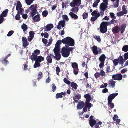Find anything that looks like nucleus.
Wrapping results in <instances>:
<instances>
[{
	"label": "nucleus",
	"mask_w": 128,
	"mask_h": 128,
	"mask_svg": "<svg viewBox=\"0 0 128 128\" xmlns=\"http://www.w3.org/2000/svg\"><path fill=\"white\" fill-rule=\"evenodd\" d=\"M91 14L92 16H94L90 18V20L93 22H94L100 16V14L98 12H97L95 10L92 12Z\"/></svg>",
	"instance_id": "nucleus-6"
},
{
	"label": "nucleus",
	"mask_w": 128,
	"mask_h": 128,
	"mask_svg": "<svg viewBox=\"0 0 128 128\" xmlns=\"http://www.w3.org/2000/svg\"><path fill=\"white\" fill-rule=\"evenodd\" d=\"M106 58L105 55L102 54L99 58V60L101 62H104Z\"/></svg>",
	"instance_id": "nucleus-24"
},
{
	"label": "nucleus",
	"mask_w": 128,
	"mask_h": 128,
	"mask_svg": "<svg viewBox=\"0 0 128 128\" xmlns=\"http://www.w3.org/2000/svg\"><path fill=\"white\" fill-rule=\"evenodd\" d=\"M112 78L114 80H120L122 79V76L120 74H113L112 76Z\"/></svg>",
	"instance_id": "nucleus-11"
},
{
	"label": "nucleus",
	"mask_w": 128,
	"mask_h": 128,
	"mask_svg": "<svg viewBox=\"0 0 128 128\" xmlns=\"http://www.w3.org/2000/svg\"><path fill=\"white\" fill-rule=\"evenodd\" d=\"M64 81L66 84L68 85H69L71 83V82L69 80L66 78H64L63 80Z\"/></svg>",
	"instance_id": "nucleus-45"
},
{
	"label": "nucleus",
	"mask_w": 128,
	"mask_h": 128,
	"mask_svg": "<svg viewBox=\"0 0 128 128\" xmlns=\"http://www.w3.org/2000/svg\"><path fill=\"white\" fill-rule=\"evenodd\" d=\"M71 86L72 88L76 90L77 89V88L78 86V85L76 83L73 82L71 83Z\"/></svg>",
	"instance_id": "nucleus-30"
},
{
	"label": "nucleus",
	"mask_w": 128,
	"mask_h": 128,
	"mask_svg": "<svg viewBox=\"0 0 128 128\" xmlns=\"http://www.w3.org/2000/svg\"><path fill=\"white\" fill-rule=\"evenodd\" d=\"M62 17L63 20H65L67 22L69 20V18H68L67 15H63Z\"/></svg>",
	"instance_id": "nucleus-54"
},
{
	"label": "nucleus",
	"mask_w": 128,
	"mask_h": 128,
	"mask_svg": "<svg viewBox=\"0 0 128 128\" xmlns=\"http://www.w3.org/2000/svg\"><path fill=\"white\" fill-rule=\"evenodd\" d=\"M17 11H18L17 14L18 13V14H20L21 15H22L23 13L24 10L23 9L21 8L19 9Z\"/></svg>",
	"instance_id": "nucleus-51"
},
{
	"label": "nucleus",
	"mask_w": 128,
	"mask_h": 128,
	"mask_svg": "<svg viewBox=\"0 0 128 128\" xmlns=\"http://www.w3.org/2000/svg\"><path fill=\"white\" fill-rule=\"evenodd\" d=\"M118 93L110 94L108 97V102H112V100L118 95Z\"/></svg>",
	"instance_id": "nucleus-13"
},
{
	"label": "nucleus",
	"mask_w": 128,
	"mask_h": 128,
	"mask_svg": "<svg viewBox=\"0 0 128 128\" xmlns=\"http://www.w3.org/2000/svg\"><path fill=\"white\" fill-rule=\"evenodd\" d=\"M119 59H115L113 60V63L115 66H117L119 62Z\"/></svg>",
	"instance_id": "nucleus-35"
},
{
	"label": "nucleus",
	"mask_w": 128,
	"mask_h": 128,
	"mask_svg": "<svg viewBox=\"0 0 128 128\" xmlns=\"http://www.w3.org/2000/svg\"><path fill=\"white\" fill-rule=\"evenodd\" d=\"M82 16L83 18L85 20L88 18V13L84 12L83 13Z\"/></svg>",
	"instance_id": "nucleus-46"
},
{
	"label": "nucleus",
	"mask_w": 128,
	"mask_h": 128,
	"mask_svg": "<svg viewBox=\"0 0 128 128\" xmlns=\"http://www.w3.org/2000/svg\"><path fill=\"white\" fill-rule=\"evenodd\" d=\"M93 38H95V40H97V41L99 42H100L101 41V38L99 36H94Z\"/></svg>",
	"instance_id": "nucleus-33"
},
{
	"label": "nucleus",
	"mask_w": 128,
	"mask_h": 128,
	"mask_svg": "<svg viewBox=\"0 0 128 128\" xmlns=\"http://www.w3.org/2000/svg\"><path fill=\"white\" fill-rule=\"evenodd\" d=\"M46 60L50 64H51L52 62V59L50 56H48L46 58Z\"/></svg>",
	"instance_id": "nucleus-34"
},
{
	"label": "nucleus",
	"mask_w": 128,
	"mask_h": 128,
	"mask_svg": "<svg viewBox=\"0 0 128 128\" xmlns=\"http://www.w3.org/2000/svg\"><path fill=\"white\" fill-rule=\"evenodd\" d=\"M54 52L55 55V58L58 60H60L61 58V55L60 53V50H53Z\"/></svg>",
	"instance_id": "nucleus-12"
},
{
	"label": "nucleus",
	"mask_w": 128,
	"mask_h": 128,
	"mask_svg": "<svg viewBox=\"0 0 128 128\" xmlns=\"http://www.w3.org/2000/svg\"><path fill=\"white\" fill-rule=\"evenodd\" d=\"M22 4L20 1H18L17 3L16 6V10H18L19 9L22 8Z\"/></svg>",
	"instance_id": "nucleus-27"
},
{
	"label": "nucleus",
	"mask_w": 128,
	"mask_h": 128,
	"mask_svg": "<svg viewBox=\"0 0 128 128\" xmlns=\"http://www.w3.org/2000/svg\"><path fill=\"white\" fill-rule=\"evenodd\" d=\"M71 10V11L74 13L77 12L78 10V8L77 7H74Z\"/></svg>",
	"instance_id": "nucleus-37"
},
{
	"label": "nucleus",
	"mask_w": 128,
	"mask_h": 128,
	"mask_svg": "<svg viewBox=\"0 0 128 128\" xmlns=\"http://www.w3.org/2000/svg\"><path fill=\"white\" fill-rule=\"evenodd\" d=\"M42 41L43 43L45 44H46L48 42L47 40L44 38H42Z\"/></svg>",
	"instance_id": "nucleus-62"
},
{
	"label": "nucleus",
	"mask_w": 128,
	"mask_h": 128,
	"mask_svg": "<svg viewBox=\"0 0 128 128\" xmlns=\"http://www.w3.org/2000/svg\"><path fill=\"white\" fill-rule=\"evenodd\" d=\"M61 53L62 56L64 58L68 57L70 54V52L67 50L66 48L65 47L62 48Z\"/></svg>",
	"instance_id": "nucleus-7"
},
{
	"label": "nucleus",
	"mask_w": 128,
	"mask_h": 128,
	"mask_svg": "<svg viewBox=\"0 0 128 128\" xmlns=\"http://www.w3.org/2000/svg\"><path fill=\"white\" fill-rule=\"evenodd\" d=\"M102 124V122L99 121L97 123H96L95 125V127L96 128H98L99 127V125H101Z\"/></svg>",
	"instance_id": "nucleus-43"
},
{
	"label": "nucleus",
	"mask_w": 128,
	"mask_h": 128,
	"mask_svg": "<svg viewBox=\"0 0 128 128\" xmlns=\"http://www.w3.org/2000/svg\"><path fill=\"white\" fill-rule=\"evenodd\" d=\"M90 102L86 101L85 102L86 106V108H88V109L89 110V111L90 110L89 109L92 106V104L91 103L89 102Z\"/></svg>",
	"instance_id": "nucleus-32"
},
{
	"label": "nucleus",
	"mask_w": 128,
	"mask_h": 128,
	"mask_svg": "<svg viewBox=\"0 0 128 128\" xmlns=\"http://www.w3.org/2000/svg\"><path fill=\"white\" fill-rule=\"evenodd\" d=\"M43 76V74L41 72H40L38 75L37 79L38 80L41 79Z\"/></svg>",
	"instance_id": "nucleus-41"
},
{
	"label": "nucleus",
	"mask_w": 128,
	"mask_h": 128,
	"mask_svg": "<svg viewBox=\"0 0 128 128\" xmlns=\"http://www.w3.org/2000/svg\"><path fill=\"white\" fill-rule=\"evenodd\" d=\"M84 97L86 99V101H90L91 100V96L88 94H85L84 95Z\"/></svg>",
	"instance_id": "nucleus-28"
},
{
	"label": "nucleus",
	"mask_w": 128,
	"mask_h": 128,
	"mask_svg": "<svg viewBox=\"0 0 128 128\" xmlns=\"http://www.w3.org/2000/svg\"><path fill=\"white\" fill-rule=\"evenodd\" d=\"M100 75L102 76H105L106 75L105 72L102 70L100 71Z\"/></svg>",
	"instance_id": "nucleus-58"
},
{
	"label": "nucleus",
	"mask_w": 128,
	"mask_h": 128,
	"mask_svg": "<svg viewBox=\"0 0 128 128\" xmlns=\"http://www.w3.org/2000/svg\"><path fill=\"white\" fill-rule=\"evenodd\" d=\"M106 72H111L110 67V66H108L106 67Z\"/></svg>",
	"instance_id": "nucleus-63"
},
{
	"label": "nucleus",
	"mask_w": 128,
	"mask_h": 128,
	"mask_svg": "<svg viewBox=\"0 0 128 128\" xmlns=\"http://www.w3.org/2000/svg\"><path fill=\"white\" fill-rule=\"evenodd\" d=\"M34 0H26V2L28 5H30L33 2Z\"/></svg>",
	"instance_id": "nucleus-50"
},
{
	"label": "nucleus",
	"mask_w": 128,
	"mask_h": 128,
	"mask_svg": "<svg viewBox=\"0 0 128 128\" xmlns=\"http://www.w3.org/2000/svg\"><path fill=\"white\" fill-rule=\"evenodd\" d=\"M48 13V12L47 10H44L42 12V15L43 17H46L47 16Z\"/></svg>",
	"instance_id": "nucleus-44"
},
{
	"label": "nucleus",
	"mask_w": 128,
	"mask_h": 128,
	"mask_svg": "<svg viewBox=\"0 0 128 128\" xmlns=\"http://www.w3.org/2000/svg\"><path fill=\"white\" fill-rule=\"evenodd\" d=\"M22 45L25 48L29 44L28 43L26 37H22Z\"/></svg>",
	"instance_id": "nucleus-15"
},
{
	"label": "nucleus",
	"mask_w": 128,
	"mask_h": 128,
	"mask_svg": "<svg viewBox=\"0 0 128 128\" xmlns=\"http://www.w3.org/2000/svg\"><path fill=\"white\" fill-rule=\"evenodd\" d=\"M52 91L53 92H54L56 89V87L55 84H52Z\"/></svg>",
	"instance_id": "nucleus-53"
},
{
	"label": "nucleus",
	"mask_w": 128,
	"mask_h": 128,
	"mask_svg": "<svg viewBox=\"0 0 128 128\" xmlns=\"http://www.w3.org/2000/svg\"><path fill=\"white\" fill-rule=\"evenodd\" d=\"M94 76L96 78H99L100 76V73L98 72H96L94 74Z\"/></svg>",
	"instance_id": "nucleus-59"
},
{
	"label": "nucleus",
	"mask_w": 128,
	"mask_h": 128,
	"mask_svg": "<svg viewBox=\"0 0 128 128\" xmlns=\"http://www.w3.org/2000/svg\"><path fill=\"white\" fill-rule=\"evenodd\" d=\"M8 11V9H6L3 11L0 16H2L3 17H6L7 15V13Z\"/></svg>",
	"instance_id": "nucleus-25"
},
{
	"label": "nucleus",
	"mask_w": 128,
	"mask_h": 128,
	"mask_svg": "<svg viewBox=\"0 0 128 128\" xmlns=\"http://www.w3.org/2000/svg\"><path fill=\"white\" fill-rule=\"evenodd\" d=\"M40 50L37 49L35 50L34 52V53H32V55L30 56L31 59L38 56H37L40 54Z\"/></svg>",
	"instance_id": "nucleus-14"
},
{
	"label": "nucleus",
	"mask_w": 128,
	"mask_h": 128,
	"mask_svg": "<svg viewBox=\"0 0 128 128\" xmlns=\"http://www.w3.org/2000/svg\"><path fill=\"white\" fill-rule=\"evenodd\" d=\"M56 74L58 76H59V73L60 72V70L59 67L58 66L56 67Z\"/></svg>",
	"instance_id": "nucleus-47"
},
{
	"label": "nucleus",
	"mask_w": 128,
	"mask_h": 128,
	"mask_svg": "<svg viewBox=\"0 0 128 128\" xmlns=\"http://www.w3.org/2000/svg\"><path fill=\"white\" fill-rule=\"evenodd\" d=\"M65 20H61L59 22L58 24L61 26L62 27H63L65 24Z\"/></svg>",
	"instance_id": "nucleus-36"
},
{
	"label": "nucleus",
	"mask_w": 128,
	"mask_h": 128,
	"mask_svg": "<svg viewBox=\"0 0 128 128\" xmlns=\"http://www.w3.org/2000/svg\"><path fill=\"white\" fill-rule=\"evenodd\" d=\"M108 104L110 108H114V104L112 102H108Z\"/></svg>",
	"instance_id": "nucleus-39"
},
{
	"label": "nucleus",
	"mask_w": 128,
	"mask_h": 128,
	"mask_svg": "<svg viewBox=\"0 0 128 128\" xmlns=\"http://www.w3.org/2000/svg\"><path fill=\"white\" fill-rule=\"evenodd\" d=\"M103 3H102L100 5V8L102 11H105L106 8H107V6L106 5Z\"/></svg>",
	"instance_id": "nucleus-20"
},
{
	"label": "nucleus",
	"mask_w": 128,
	"mask_h": 128,
	"mask_svg": "<svg viewBox=\"0 0 128 128\" xmlns=\"http://www.w3.org/2000/svg\"><path fill=\"white\" fill-rule=\"evenodd\" d=\"M122 51L126 52L128 50V45L124 46L123 47L122 49Z\"/></svg>",
	"instance_id": "nucleus-40"
},
{
	"label": "nucleus",
	"mask_w": 128,
	"mask_h": 128,
	"mask_svg": "<svg viewBox=\"0 0 128 128\" xmlns=\"http://www.w3.org/2000/svg\"><path fill=\"white\" fill-rule=\"evenodd\" d=\"M62 95H65V93L62 92L59 93H57L56 94V97L57 99L60 98H62L63 97Z\"/></svg>",
	"instance_id": "nucleus-26"
},
{
	"label": "nucleus",
	"mask_w": 128,
	"mask_h": 128,
	"mask_svg": "<svg viewBox=\"0 0 128 128\" xmlns=\"http://www.w3.org/2000/svg\"><path fill=\"white\" fill-rule=\"evenodd\" d=\"M124 61H126L128 59V52L125 53L124 55Z\"/></svg>",
	"instance_id": "nucleus-48"
},
{
	"label": "nucleus",
	"mask_w": 128,
	"mask_h": 128,
	"mask_svg": "<svg viewBox=\"0 0 128 128\" xmlns=\"http://www.w3.org/2000/svg\"><path fill=\"white\" fill-rule=\"evenodd\" d=\"M122 11L117 13L116 15L118 16H122L124 14H126L127 13V11L126 10L125 6L124 5H123L122 6Z\"/></svg>",
	"instance_id": "nucleus-8"
},
{
	"label": "nucleus",
	"mask_w": 128,
	"mask_h": 128,
	"mask_svg": "<svg viewBox=\"0 0 128 128\" xmlns=\"http://www.w3.org/2000/svg\"><path fill=\"white\" fill-rule=\"evenodd\" d=\"M126 27V24H122L120 28V26H116L112 28V30L113 34L118 33L120 31L121 34H123L124 32Z\"/></svg>",
	"instance_id": "nucleus-3"
},
{
	"label": "nucleus",
	"mask_w": 128,
	"mask_h": 128,
	"mask_svg": "<svg viewBox=\"0 0 128 128\" xmlns=\"http://www.w3.org/2000/svg\"><path fill=\"white\" fill-rule=\"evenodd\" d=\"M73 69V72L74 74L75 75H77L78 73L79 70L78 68Z\"/></svg>",
	"instance_id": "nucleus-55"
},
{
	"label": "nucleus",
	"mask_w": 128,
	"mask_h": 128,
	"mask_svg": "<svg viewBox=\"0 0 128 128\" xmlns=\"http://www.w3.org/2000/svg\"><path fill=\"white\" fill-rule=\"evenodd\" d=\"M16 19L17 20H19L20 18V16L19 14H17L15 16Z\"/></svg>",
	"instance_id": "nucleus-56"
},
{
	"label": "nucleus",
	"mask_w": 128,
	"mask_h": 128,
	"mask_svg": "<svg viewBox=\"0 0 128 128\" xmlns=\"http://www.w3.org/2000/svg\"><path fill=\"white\" fill-rule=\"evenodd\" d=\"M31 60L32 61L35 60L33 66L34 68H36L40 66L41 64L40 63L44 60V58L41 56H39L32 58Z\"/></svg>",
	"instance_id": "nucleus-4"
},
{
	"label": "nucleus",
	"mask_w": 128,
	"mask_h": 128,
	"mask_svg": "<svg viewBox=\"0 0 128 128\" xmlns=\"http://www.w3.org/2000/svg\"><path fill=\"white\" fill-rule=\"evenodd\" d=\"M69 15L72 18H73L74 20H76L78 18L77 15L72 12H70L69 14Z\"/></svg>",
	"instance_id": "nucleus-21"
},
{
	"label": "nucleus",
	"mask_w": 128,
	"mask_h": 128,
	"mask_svg": "<svg viewBox=\"0 0 128 128\" xmlns=\"http://www.w3.org/2000/svg\"><path fill=\"white\" fill-rule=\"evenodd\" d=\"M37 4L32 5L29 8V10L32 11L30 12V16L32 17V20L36 22H38L40 20V16L37 11Z\"/></svg>",
	"instance_id": "nucleus-1"
},
{
	"label": "nucleus",
	"mask_w": 128,
	"mask_h": 128,
	"mask_svg": "<svg viewBox=\"0 0 128 128\" xmlns=\"http://www.w3.org/2000/svg\"><path fill=\"white\" fill-rule=\"evenodd\" d=\"M62 43L66 44V46H72L74 45V41L72 38L68 36L62 39Z\"/></svg>",
	"instance_id": "nucleus-5"
},
{
	"label": "nucleus",
	"mask_w": 128,
	"mask_h": 128,
	"mask_svg": "<svg viewBox=\"0 0 128 128\" xmlns=\"http://www.w3.org/2000/svg\"><path fill=\"white\" fill-rule=\"evenodd\" d=\"M14 31L13 30H11L9 31L7 34V36H11L14 33Z\"/></svg>",
	"instance_id": "nucleus-60"
},
{
	"label": "nucleus",
	"mask_w": 128,
	"mask_h": 128,
	"mask_svg": "<svg viewBox=\"0 0 128 128\" xmlns=\"http://www.w3.org/2000/svg\"><path fill=\"white\" fill-rule=\"evenodd\" d=\"M110 17L112 18V19H115L116 18V17L114 16V14L113 12H110Z\"/></svg>",
	"instance_id": "nucleus-49"
},
{
	"label": "nucleus",
	"mask_w": 128,
	"mask_h": 128,
	"mask_svg": "<svg viewBox=\"0 0 128 128\" xmlns=\"http://www.w3.org/2000/svg\"><path fill=\"white\" fill-rule=\"evenodd\" d=\"M81 98V95L80 94H77L74 97L73 99L74 101V102H78V100L80 99Z\"/></svg>",
	"instance_id": "nucleus-18"
},
{
	"label": "nucleus",
	"mask_w": 128,
	"mask_h": 128,
	"mask_svg": "<svg viewBox=\"0 0 128 128\" xmlns=\"http://www.w3.org/2000/svg\"><path fill=\"white\" fill-rule=\"evenodd\" d=\"M6 59L4 58L3 60L2 61V63L4 64L5 66H6L9 63L8 60H6Z\"/></svg>",
	"instance_id": "nucleus-42"
},
{
	"label": "nucleus",
	"mask_w": 128,
	"mask_h": 128,
	"mask_svg": "<svg viewBox=\"0 0 128 128\" xmlns=\"http://www.w3.org/2000/svg\"><path fill=\"white\" fill-rule=\"evenodd\" d=\"M96 121L94 119H92L89 120V124L90 126L93 127L96 124Z\"/></svg>",
	"instance_id": "nucleus-22"
},
{
	"label": "nucleus",
	"mask_w": 128,
	"mask_h": 128,
	"mask_svg": "<svg viewBox=\"0 0 128 128\" xmlns=\"http://www.w3.org/2000/svg\"><path fill=\"white\" fill-rule=\"evenodd\" d=\"M22 17L24 19H26L27 18L28 16L26 14H22Z\"/></svg>",
	"instance_id": "nucleus-64"
},
{
	"label": "nucleus",
	"mask_w": 128,
	"mask_h": 128,
	"mask_svg": "<svg viewBox=\"0 0 128 128\" xmlns=\"http://www.w3.org/2000/svg\"><path fill=\"white\" fill-rule=\"evenodd\" d=\"M116 22V20L112 19L110 22H103L100 24V31L101 33L104 34L106 32L107 30V26L112 24Z\"/></svg>",
	"instance_id": "nucleus-2"
},
{
	"label": "nucleus",
	"mask_w": 128,
	"mask_h": 128,
	"mask_svg": "<svg viewBox=\"0 0 128 128\" xmlns=\"http://www.w3.org/2000/svg\"><path fill=\"white\" fill-rule=\"evenodd\" d=\"M62 42V40H58L55 44V46L54 50H60V45Z\"/></svg>",
	"instance_id": "nucleus-16"
},
{
	"label": "nucleus",
	"mask_w": 128,
	"mask_h": 128,
	"mask_svg": "<svg viewBox=\"0 0 128 128\" xmlns=\"http://www.w3.org/2000/svg\"><path fill=\"white\" fill-rule=\"evenodd\" d=\"M21 28L24 32L26 31L28 29L27 25L24 23L22 25Z\"/></svg>",
	"instance_id": "nucleus-31"
},
{
	"label": "nucleus",
	"mask_w": 128,
	"mask_h": 128,
	"mask_svg": "<svg viewBox=\"0 0 128 128\" xmlns=\"http://www.w3.org/2000/svg\"><path fill=\"white\" fill-rule=\"evenodd\" d=\"M53 28V26L52 24H48L45 27L44 30L46 31H50Z\"/></svg>",
	"instance_id": "nucleus-19"
},
{
	"label": "nucleus",
	"mask_w": 128,
	"mask_h": 128,
	"mask_svg": "<svg viewBox=\"0 0 128 128\" xmlns=\"http://www.w3.org/2000/svg\"><path fill=\"white\" fill-rule=\"evenodd\" d=\"M29 34L30 35L29 36L33 38L34 37V33L33 31H30L29 32Z\"/></svg>",
	"instance_id": "nucleus-57"
},
{
	"label": "nucleus",
	"mask_w": 128,
	"mask_h": 128,
	"mask_svg": "<svg viewBox=\"0 0 128 128\" xmlns=\"http://www.w3.org/2000/svg\"><path fill=\"white\" fill-rule=\"evenodd\" d=\"M71 64L72 66L73 69L78 68V64L76 62H72Z\"/></svg>",
	"instance_id": "nucleus-38"
},
{
	"label": "nucleus",
	"mask_w": 128,
	"mask_h": 128,
	"mask_svg": "<svg viewBox=\"0 0 128 128\" xmlns=\"http://www.w3.org/2000/svg\"><path fill=\"white\" fill-rule=\"evenodd\" d=\"M69 2V1L68 0L66 1L65 2V3L62 2V8H64V7H66L67 6Z\"/></svg>",
	"instance_id": "nucleus-29"
},
{
	"label": "nucleus",
	"mask_w": 128,
	"mask_h": 128,
	"mask_svg": "<svg viewBox=\"0 0 128 128\" xmlns=\"http://www.w3.org/2000/svg\"><path fill=\"white\" fill-rule=\"evenodd\" d=\"M116 82L114 80L112 79L109 80L108 81V84L110 86H111L112 88H114L115 86Z\"/></svg>",
	"instance_id": "nucleus-23"
},
{
	"label": "nucleus",
	"mask_w": 128,
	"mask_h": 128,
	"mask_svg": "<svg viewBox=\"0 0 128 128\" xmlns=\"http://www.w3.org/2000/svg\"><path fill=\"white\" fill-rule=\"evenodd\" d=\"M85 104L84 102L83 101H81L80 102H78L77 105V107L78 109H82L84 106Z\"/></svg>",
	"instance_id": "nucleus-17"
},
{
	"label": "nucleus",
	"mask_w": 128,
	"mask_h": 128,
	"mask_svg": "<svg viewBox=\"0 0 128 128\" xmlns=\"http://www.w3.org/2000/svg\"><path fill=\"white\" fill-rule=\"evenodd\" d=\"M52 38H50V39L49 40V42L48 43V44H47V46H49L50 45L52 42Z\"/></svg>",
	"instance_id": "nucleus-61"
},
{
	"label": "nucleus",
	"mask_w": 128,
	"mask_h": 128,
	"mask_svg": "<svg viewBox=\"0 0 128 128\" xmlns=\"http://www.w3.org/2000/svg\"><path fill=\"white\" fill-rule=\"evenodd\" d=\"M92 51L93 53L95 55L98 54H100L102 52L101 48H99L98 50V48L96 46H94L92 47Z\"/></svg>",
	"instance_id": "nucleus-10"
},
{
	"label": "nucleus",
	"mask_w": 128,
	"mask_h": 128,
	"mask_svg": "<svg viewBox=\"0 0 128 128\" xmlns=\"http://www.w3.org/2000/svg\"><path fill=\"white\" fill-rule=\"evenodd\" d=\"M81 0H73L70 3V6L72 7H74L76 6H79L81 4Z\"/></svg>",
	"instance_id": "nucleus-9"
},
{
	"label": "nucleus",
	"mask_w": 128,
	"mask_h": 128,
	"mask_svg": "<svg viewBox=\"0 0 128 128\" xmlns=\"http://www.w3.org/2000/svg\"><path fill=\"white\" fill-rule=\"evenodd\" d=\"M119 0H116V2L114 4V6L115 8H117L119 4Z\"/></svg>",
	"instance_id": "nucleus-52"
}]
</instances>
